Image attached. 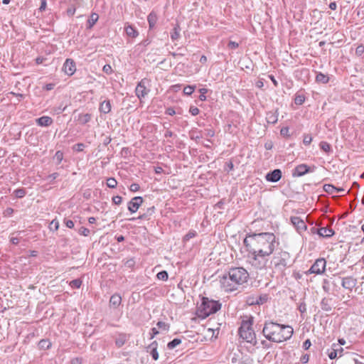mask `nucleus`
I'll return each instance as SVG.
<instances>
[{
	"label": "nucleus",
	"mask_w": 364,
	"mask_h": 364,
	"mask_svg": "<svg viewBox=\"0 0 364 364\" xmlns=\"http://www.w3.org/2000/svg\"><path fill=\"white\" fill-rule=\"evenodd\" d=\"M147 20L149 22V28H154L157 21L156 14H154V12L150 13L147 17Z\"/></svg>",
	"instance_id": "393cba45"
},
{
	"label": "nucleus",
	"mask_w": 364,
	"mask_h": 364,
	"mask_svg": "<svg viewBox=\"0 0 364 364\" xmlns=\"http://www.w3.org/2000/svg\"><path fill=\"white\" fill-rule=\"evenodd\" d=\"M23 232L20 231V232H16L17 233V236L14 237V236H12L10 239V241L12 244L14 245H17L18 242H19V240H20V237L19 235L22 233Z\"/></svg>",
	"instance_id": "a19ab883"
},
{
	"label": "nucleus",
	"mask_w": 364,
	"mask_h": 364,
	"mask_svg": "<svg viewBox=\"0 0 364 364\" xmlns=\"http://www.w3.org/2000/svg\"><path fill=\"white\" fill-rule=\"evenodd\" d=\"M293 333L291 326L273 321H266L262 329L264 336L268 341L274 343H281L290 339Z\"/></svg>",
	"instance_id": "f03ea898"
},
{
	"label": "nucleus",
	"mask_w": 364,
	"mask_h": 364,
	"mask_svg": "<svg viewBox=\"0 0 364 364\" xmlns=\"http://www.w3.org/2000/svg\"><path fill=\"white\" fill-rule=\"evenodd\" d=\"M312 141V136L310 134H306L304 136L303 143L307 146Z\"/></svg>",
	"instance_id": "a18cd8bd"
},
{
	"label": "nucleus",
	"mask_w": 364,
	"mask_h": 364,
	"mask_svg": "<svg viewBox=\"0 0 364 364\" xmlns=\"http://www.w3.org/2000/svg\"><path fill=\"white\" fill-rule=\"evenodd\" d=\"M331 347L338 355V357H341L343 355V348L339 344L333 343Z\"/></svg>",
	"instance_id": "c756f323"
},
{
	"label": "nucleus",
	"mask_w": 364,
	"mask_h": 364,
	"mask_svg": "<svg viewBox=\"0 0 364 364\" xmlns=\"http://www.w3.org/2000/svg\"><path fill=\"white\" fill-rule=\"evenodd\" d=\"M14 195L18 198H23L26 195V191L23 188L16 189L14 191Z\"/></svg>",
	"instance_id": "4c0bfd02"
},
{
	"label": "nucleus",
	"mask_w": 364,
	"mask_h": 364,
	"mask_svg": "<svg viewBox=\"0 0 364 364\" xmlns=\"http://www.w3.org/2000/svg\"><path fill=\"white\" fill-rule=\"evenodd\" d=\"M309 172V167L304 164L298 165L294 170L293 176L300 177Z\"/></svg>",
	"instance_id": "ddd939ff"
},
{
	"label": "nucleus",
	"mask_w": 364,
	"mask_h": 364,
	"mask_svg": "<svg viewBox=\"0 0 364 364\" xmlns=\"http://www.w3.org/2000/svg\"><path fill=\"white\" fill-rule=\"evenodd\" d=\"M290 254L284 250L275 252L271 259L270 264L274 272L282 274L290 261Z\"/></svg>",
	"instance_id": "39448f33"
},
{
	"label": "nucleus",
	"mask_w": 364,
	"mask_h": 364,
	"mask_svg": "<svg viewBox=\"0 0 364 364\" xmlns=\"http://www.w3.org/2000/svg\"><path fill=\"white\" fill-rule=\"evenodd\" d=\"M326 262L323 258L317 259L309 270L310 274H321L326 269Z\"/></svg>",
	"instance_id": "6e6552de"
},
{
	"label": "nucleus",
	"mask_w": 364,
	"mask_h": 364,
	"mask_svg": "<svg viewBox=\"0 0 364 364\" xmlns=\"http://www.w3.org/2000/svg\"><path fill=\"white\" fill-rule=\"evenodd\" d=\"M58 176H59V174L58 173H53L48 176V179L50 181H52L55 180V178H57L58 177Z\"/></svg>",
	"instance_id": "052dcab7"
},
{
	"label": "nucleus",
	"mask_w": 364,
	"mask_h": 364,
	"mask_svg": "<svg viewBox=\"0 0 364 364\" xmlns=\"http://www.w3.org/2000/svg\"><path fill=\"white\" fill-rule=\"evenodd\" d=\"M85 147V145L82 143H79L75 144V148L77 151H83V149Z\"/></svg>",
	"instance_id": "bf43d9fd"
},
{
	"label": "nucleus",
	"mask_w": 364,
	"mask_h": 364,
	"mask_svg": "<svg viewBox=\"0 0 364 364\" xmlns=\"http://www.w3.org/2000/svg\"><path fill=\"white\" fill-rule=\"evenodd\" d=\"M63 70L65 72V73L68 75H73L76 71V66L74 60L70 58L66 59L65 62L63 64Z\"/></svg>",
	"instance_id": "1a4fd4ad"
},
{
	"label": "nucleus",
	"mask_w": 364,
	"mask_h": 364,
	"mask_svg": "<svg viewBox=\"0 0 364 364\" xmlns=\"http://www.w3.org/2000/svg\"><path fill=\"white\" fill-rule=\"evenodd\" d=\"M102 70L104 73H105L106 74H111L112 73V68L111 67V65L107 64V65H105L103 68H102Z\"/></svg>",
	"instance_id": "8fccbe9b"
},
{
	"label": "nucleus",
	"mask_w": 364,
	"mask_h": 364,
	"mask_svg": "<svg viewBox=\"0 0 364 364\" xmlns=\"http://www.w3.org/2000/svg\"><path fill=\"white\" fill-rule=\"evenodd\" d=\"M100 111L104 114H107L111 111V104L109 100H105L100 103Z\"/></svg>",
	"instance_id": "6ab92c4d"
},
{
	"label": "nucleus",
	"mask_w": 364,
	"mask_h": 364,
	"mask_svg": "<svg viewBox=\"0 0 364 364\" xmlns=\"http://www.w3.org/2000/svg\"><path fill=\"white\" fill-rule=\"evenodd\" d=\"M288 132H289V129L287 127H283L281 129L280 133L282 135H287Z\"/></svg>",
	"instance_id": "338daca9"
},
{
	"label": "nucleus",
	"mask_w": 364,
	"mask_h": 364,
	"mask_svg": "<svg viewBox=\"0 0 364 364\" xmlns=\"http://www.w3.org/2000/svg\"><path fill=\"white\" fill-rule=\"evenodd\" d=\"M355 279L351 277H345L342 281V287L345 289H352L355 286Z\"/></svg>",
	"instance_id": "4468645a"
},
{
	"label": "nucleus",
	"mask_w": 364,
	"mask_h": 364,
	"mask_svg": "<svg viewBox=\"0 0 364 364\" xmlns=\"http://www.w3.org/2000/svg\"><path fill=\"white\" fill-rule=\"evenodd\" d=\"M196 88L195 85H187L183 88V93L186 95H191Z\"/></svg>",
	"instance_id": "c9c22d12"
},
{
	"label": "nucleus",
	"mask_w": 364,
	"mask_h": 364,
	"mask_svg": "<svg viewBox=\"0 0 364 364\" xmlns=\"http://www.w3.org/2000/svg\"><path fill=\"white\" fill-rule=\"evenodd\" d=\"M46 4L47 3L46 0H41V4L39 8L40 11H44L46 9Z\"/></svg>",
	"instance_id": "0e129e2a"
},
{
	"label": "nucleus",
	"mask_w": 364,
	"mask_h": 364,
	"mask_svg": "<svg viewBox=\"0 0 364 364\" xmlns=\"http://www.w3.org/2000/svg\"><path fill=\"white\" fill-rule=\"evenodd\" d=\"M90 119L91 115L90 114H84L79 117V121L82 124L87 123Z\"/></svg>",
	"instance_id": "cd10ccee"
},
{
	"label": "nucleus",
	"mask_w": 364,
	"mask_h": 364,
	"mask_svg": "<svg viewBox=\"0 0 364 364\" xmlns=\"http://www.w3.org/2000/svg\"><path fill=\"white\" fill-rule=\"evenodd\" d=\"M54 158L58 161V164L61 163V161L63 159V153L61 151H57L55 152Z\"/></svg>",
	"instance_id": "79ce46f5"
},
{
	"label": "nucleus",
	"mask_w": 364,
	"mask_h": 364,
	"mask_svg": "<svg viewBox=\"0 0 364 364\" xmlns=\"http://www.w3.org/2000/svg\"><path fill=\"white\" fill-rule=\"evenodd\" d=\"M76 11V5H72L67 9V14L69 16H73Z\"/></svg>",
	"instance_id": "49530a36"
},
{
	"label": "nucleus",
	"mask_w": 364,
	"mask_h": 364,
	"mask_svg": "<svg viewBox=\"0 0 364 364\" xmlns=\"http://www.w3.org/2000/svg\"><path fill=\"white\" fill-rule=\"evenodd\" d=\"M266 180L270 182H277L282 178V171L280 169H274L272 171L269 172L266 176Z\"/></svg>",
	"instance_id": "f8f14e48"
},
{
	"label": "nucleus",
	"mask_w": 364,
	"mask_h": 364,
	"mask_svg": "<svg viewBox=\"0 0 364 364\" xmlns=\"http://www.w3.org/2000/svg\"><path fill=\"white\" fill-rule=\"evenodd\" d=\"M221 309V304L218 301L210 299L208 297L201 299V304L197 308V316L205 318L210 314L216 313Z\"/></svg>",
	"instance_id": "20e7f679"
},
{
	"label": "nucleus",
	"mask_w": 364,
	"mask_h": 364,
	"mask_svg": "<svg viewBox=\"0 0 364 364\" xmlns=\"http://www.w3.org/2000/svg\"><path fill=\"white\" fill-rule=\"evenodd\" d=\"M99 16L96 13H92L87 21V28H91L98 21Z\"/></svg>",
	"instance_id": "b1692460"
},
{
	"label": "nucleus",
	"mask_w": 364,
	"mask_h": 364,
	"mask_svg": "<svg viewBox=\"0 0 364 364\" xmlns=\"http://www.w3.org/2000/svg\"><path fill=\"white\" fill-rule=\"evenodd\" d=\"M78 232L82 235H84V236H88L90 233V231L89 229L85 228V227H81L79 230H78Z\"/></svg>",
	"instance_id": "c03bdc74"
},
{
	"label": "nucleus",
	"mask_w": 364,
	"mask_h": 364,
	"mask_svg": "<svg viewBox=\"0 0 364 364\" xmlns=\"http://www.w3.org/2000/svg\"><path fill=\"white\" fill-rule=\"evenodd\" d=\"M309 360V355L308 354H305L301 356V361L303 363H306Z\"/></svg>",
	"instance_id": "e2e57ef3"
},
{
	"label": "nucleus",
	"mask_w": 364,
	"mask_h": 364,
	"mask_svg": "<svg viewBox=\"0 0 364 364\" xmlns=\"http://www.w3.org/2000/svg\"><path fill=\"white\" fill-rule=\"evenodd\" d=\"M199 92H200V95L199 97L200 100L202 101L205 100L206 97H205V94L208 92V90L205 88H201V89H200Z\"/></svg>",
	"instance_id": "de8ad7c7"
},
{
	"label": "nucleus",
	"mask_w": 364,
	"mask_h": 364,
	"mask_svg": "<svg viewBox=\"0 0 364 364\" xmlns=\"http://www.w3.org/2000/svg\"><path fill=\"white\" fill-rule=\"evenodd\" d=\"M316 81L318 83L326 84L328 82L329 77L322 73H318L316 76Z\"/></svg>",
	"instance_id": "5701e85b"
},
{
	"label": "nucleus",
	"mask_w": 364,
	"mask_h": 364,
	"mask_svg": "<svg viewBox=\"0 0 364 364\" xmlns=\"http://www.w3.org/2000/svg\"><path fill=\"white\" fill-rule=\"evenodd\" d=\"M117 185V181L114 178H109L107 180V186L110 188H114Z\"/></svg>",
	"instance_id": "f704fd0d"
},
{
	"label": "nucleus",
	"mask_w": 364,
	"mask_h": 364,
	"mask_svg": "<svg viewBox=\"0 0 364 364\" xmlns=\"http://www.w3.org/2000/svg\"><path fill=\"white\" fill-rule=\"evenodd\" d=\"M181 343V340L180 338H174L173 340H172L171 341H170L168 343L167 347L169 349H173L177 346H178Z\"/></svg>",
	"instance_id": "c85d7f7f"
},
{
	"label": "nucleus",
	"mask_w": 364,
	"mask_h": 364,
	"mask_svg": "<svg viewBox=\"0 0 364 364\" xmlns=\"http://www.w3.org/2000/svg\"><path fill=\"white\" fill-rule=\"evenodd\" d=\"M36 123L41 127H48L53 123V119L48 116H43L36 119Z\"/></svg>",
	"instance_id": "dca6fc26"
},
{
	"label": "nucleus",
	"mask_w": 364,
	"mask_h": 364,
	"mask_svg": "<svg viewBox=\"0 0 364 364\" xmlns=\"http://www.w3.org/2000/svg\"><path fill=\"white\" fill-rule=\"evenodd\" d=\"M328 356L330 359L333 360L338 357V355L336 353L335 350H333V348L331 347L330 349L327 350Z\"/></svg>",
	"instance_id": "ea45409f"
},
{
	"label": "nucleus",
	"mask_w": 364,
	"mask_h": 364,
	"mask_svg": "<svg viewBox=\"0 0 364 364\" xmlns=\"http://www.w3.org/2000/svg\"><path fill=\"white\" fill-rule=\"evenodd\" d=\"M150 80L147 78L142 79L135 89L136 95L139 100L145 97L150 91Z\"/></svg>",
	"instance_id": "0eeeda50"
},
{
	"label": "nucleus",
	"mask_w": 364,
	"mask_h": 364,
	"mask_svg": "<svg viewBox=\"0 0 364 364\" xmlns=\"http://www.w3.org/2000/svg\"><path fill=\"white\" fill-rule=\"evenodd\" d=\"M319 146L321 149L326 153H329L331 151V145L326 141H321L319 144Z\"/></svg>",
	"instance_id": "bb28decb"
},
{
	"label": "nucleus",
	"mask_w": 364,
	"mask_h": 364,
	"mask_svg": "<svg viewBox=\"0 0 364 364\" xmlns=\"http://www.w3.org/2000/svg\"><path fill=\"white\" fill-rule=\"evenodd\" d=\"M323 289L327 293L330 291L329 282L326 279L323 280Z\"/></svg>",
	"instance_id": "5fc2aeb1"
},
{
	"label": "nucleus",
	"mask_w": 364,
	"mask_h": 364,
	"mask_svg": "<svg viewBox=\"0 0 364 364\" xmlns=\"http://www.w3.org/2000/svg\"><path fill=\"white\" fill-rule=\"evenodd\" d=\"M14 213V210L11 208H8L4 211V215L6 216H11Z\"/></svg>",
	"instance_id": "680f3d73"
},
{
	"label": "nucleus",
	"mask_w": 364,
	"mask_h": 364,
	"mask_svg": "<svg viewBox=\"0 0 364 364\" xmlns=\"http://www.w3.org/2000/svg\"><path fill=\"white\" fill-rule=\"evenodd\" d=\"M267 120L268 123L275 124L278 120V117L274 113H267Z\"/></svg>",
	"instance_id": "a878e982"
},
{
	"label": "nucleus",
	"mask_w": 364,
	"mask_h": 364,
	"mask_svg": "<svg viewBox=\"0 0 364 364\" xmlns=\"http://www.w3.org/2000/svg\"><path fill=\"white\" fill-rule=\"evenodd\" d=\"M181 27L178 23L176 24L173 27V31L171 32V38L173 41H177L180 36Z\"/></svg>",
	"instance_id": "aec40b11"
},
{
	"label": "nucleus",
	"mask_w": 364,
	"mask_h": 364,
	"mask_svg": "<svg viewBox=\"0 0 364 364\" xmlns=\"http://www.w3.org/2000/svg\"><path fill=\"white\" fill-rule=\"evenodd\" d=\"M166 113L169 115H173V114H175L176 112L173 108L170 107V108L167 109Z\"/></svg>",
	"instance_id": "774afa93"
},
{
	"label": "nucleus",
	"mask_w": 364,
	"mask_h": 364,
	"mask_svg": "<svg viewBox=\"0 0 364 364\" xmlns=\"http://www.w3.org/2000/svg\"><path fill=\"white\" fill-rule=\"evenodd\" d=\"M125 32L129 37L136 38L139 33L138 31L131 25L125 26Z\"/></svg>",
	"instance_id": "4be33fe9"
},
{
	"label": "nucleus",
	"mask_w": 364,
	"mask_h": 364,
	"mask_svg": "<svg viewBox=\"0 0 364 364\" xmlns=\"http://www.w3.org/2000/svg\"><path fill=\"white\" fill-rule=\"evenodd\" d=\"M121 301H122V298H121L120 295L117 294H113L110 297V299H109L110 305H112L114 308L118 307L120 305Z\"/></svg>",
	"instance_id": "412c9836"
},
{
	"label": "nucleus",
	"mask_w": 364,
	"mask_h": 364,
	"mask_svg": "<svg viewBox=\"0 0 364 364\" xmlns=\"http://www.w3.org/2000/svg\"><path fill=\"white\" fill-rule=\"evenodd\" d=\"M82 284V281L79 279H73L70 282V286L73 288H80Z\"/></svg>",
	"instance_id": "58836bf2"
},
{
	"label": "nucleus",
	"mask_w": 364,
	"mask_h": 364,
	"mask_svg": "<svg viewBox=\"0 0 364 364\" xmlns=\"http://www.w3.org/2000/svg\"><path fill=\"white\" fill-rule=\"evenodd\" d=\"M38 345L41 348L48 349L51 343L49 341L43 339L39 342Z\"/></svg>",
	"instance_id": "72a5a7b5"
},
{
	"label": "nucleus",
	"mask_w": 364,
	"mask_h": 364,
	"mask_svg": "<svg viewBox=\"0 0 364 364\" xmlns=\"http://www.w3.org/2000/svg\"><path fill=\"white\" fill-rule=\"evenodd\" d=\"M64 223L68 228H73L74 227V223L71 220H65Z\"/></svg>",
	"instance_id": "4d7b16f0"
},
{
	"label": "nucleus",
	"mask_w": 364,
	"mask_h": 364,
	"mask_svg": "<svg viewBox=\"0 0 364 364\" xmlns=\"http://www.w3.org/2000/svg\"><path fill=\"white\" fill-rule=\"evenodd\" d=\"M318 234L321 237H330L333 235L334 231L331 228H321L318 230Z\"/></svg>",
	"instance_id": "a211bd4d"
},
{
	"label": "nucleus",
	"mask_w": 364,
	"mask_h": 364,
	"mask_svg": "<svg viewBox=\"0 0 364 364\" xmlns=\"http://www.w3.org/2000/svg\"><path fill=\"white\" fill-rule=\"evenodd\" d=\"M112 202L115 205H120L122 202V198L119 196H116L112 198Z\"/></svg>",
	"instance_id": "09e8293b"
},
{
	"label": "nucleus",
	"mask_w": 364,
	"mask_h": 364,
	"mask_svg": "<svg viewBox=\"0 0 364 364\" xmlns=\"http://www.w3.org/2000/svg\"><path fill=\"white\" fill-rule=\"evenodd\" d=\"M249 273L243 267H232L220 278V282L225 291H232L247 282Z\"/></svg>",
	"instance_id": "7ed1b4c3"
},
{
	"label": "nucleus",
	"mask_w": 364,
	"mask_h": 364,
	"mask_svg": "<svg viewBox=\"0 0 364 364\" xmlns=\"http://www.w3.org/2000/svg\"><path fill=\"white\" fill-rule=\"evenodd\" d=\"M189 112L192 115L196 116L199 114V109L196 107L192 106L190 107Z\"/></svg>",
	"instance_id": "603ef678"
},
{
	"label": "nucleus",
	"mask_w": 364,
	"mask_h": 364,
	"mask_svg": "<svg viewBox=\"0 0 364 364\" xmlns=\"http://www.w3.org/2000/svg\"><path fill=\"white\" fill-rule=\"evenodd\" d=\"M129 336L125 333H120L117 336L115 339V344L118 348L122 347L124 345L126 341L129 339Z\"/></svg>",
	"instance_id": "f3484780"
},
{
	"label": "nucleus",
	"mask_w": 364,
	"mask_h": 364,
	"mask_svg": "<svg viewBox=\"0 0 364 364\" xmlns=\"http://www.w3.org/2000/svg\"><path fill=\"white\" fill-rule=\"evenodd\" d=\"M49 228L50 230H57L59 228V223L56 220H53L50 223Z\"/></svg>",
	"instance_id": "37998d69"
},
{
	"label": "nucleus",
	"mask_w": 364,
	"mask_h": 364,
	"mask_svg": "<svg viewBox=\"0 0 364 364\" xmlns=\"http://www.w3.org/2000/svg\"><path fill=\"white\" fill-rule=\"evenodd\" d=\"M156 326L159 328L164 331H168L170 327L168 323H166L164 321H158Z\"/></svg>",
	"instance_id": "2f4dec72"
},
{
	"label": "nucleus",
	"mask_w": 364,
	"mask_h": 364,
	"mask_svg": "<svg viewBox=\"0 0 364 364\" xmlns=\"http://www.w3.org/2000/svg\"><path fill=\"white\" fill-rule=\"evenodd\" d=\"M157 346L158 343H156V341H154L147 348V351L150 353L151 357L155 360H156L159 358Z\"/></svg>",
	"instance_id": "2eb2a0df"
},
{
	"label": "nucleus",
	"mask_w": 364,
	"mask_h": 364,
	"mask_svg": "<svg viewBox=\"0 0 364 364\" xmlns=\"http://www.w3.org/2000/svg\"><path fill=\"white\" fill-rule=\"evenodd\" d=\"M205 132H206V134H205L206 136H209V137H213L215 134L214 131H213L212 129H207V130H205Z\"/></svg>",
	"instance_id": "69168bd1"
},
{
	"label": "nucleus",
	"mask_w": 364,
	"mask_h": 364,
	"mask_svg": "<svg viewBox=\"0 0 364 364\" xmlns=\"http://www.w3.org/2000/svg\"><path fill=\"white\" fill-rule=\"evenodd\" d=\"M252 319L242 321L239 328L240 336L248 343L255 342L256 336L254 330L252 328Z\"/></svg>",
	"instance_id": "423d86ee"
},
{
	"label": "nucleus",
	"mask_w": 364,
	"mask_h": 364,
	"mask_svg": "<svg viewBox=\"0 0 364 364\" xmlns=\"http://www.w3.org/2000/svg\"><path fill=\"white\" fill-rule=\"evenodd\" d=\"M364 53V46L363 45L358 46L355 49V53L358 55H361Z\"/></svg>",
	"instance_id": "864d4df0"
},
{
	"label": "nucleus",
	"mask_w": 364,
	"mask_h": 364,
	"mask_svg": "<svg viewBox=\"0 0 364 364\" xmlns=\"http://www.w3.org/2000/svg\"><path fill=\"white\" fill-rule=\"evenodd\" d=\"M336 188L331 184H325L323 186V190L328 193L332 194L336 193Z\"/></svg>",
	"instance_id": "473e14b6"
},
{
	"label": "nucleus",
	"mask_w": 364,
	"mask_h": 364,
	"mask_svg": "<svg viewBox=\"0 0 364 364\" xmlns=\"http://www.w3.org/2000/svg\"><path fill=\"white\" fill-rule=\"evenodd\" d=\"M243 243L251 255L252 264L263 268L267 263V257L273 254L279 242L274 233H250L244 239Z\"/></svg>",
	"instance_id": "f257e3e1"
},
{
	"label": "nucleus",
	"mask_w": 364,
	"mask_h": 364,
	"mask_svg": "<svg viewBox=\"0 0 364 364\" xmlns=\"http://www.w3.org/2000/svg\"><path fill=\"white\" fill-rule=\"evenodd\" d=\"M157 278L162 281H166L168 279V275L166 271H161L159 272L156 275Z\"/></svg>",
	"instance_id": "e433bc0d"
},
{
	"label": "nucleus",
	"mask_w": 364,
	"mask_h": 364,
	"mask_svg": "<svg viewBox=\"0 0 364 364\" xmlns=\"http://www.w3.org/2000/svg\"><path fill=\"white\" fill-rule=\"evenodd\" d=\"M305 101V97L303 95L296 94L294 98V102L296 105H301Z\"/></svg>",
	"instance_id": "7c9ffc66"
},
{
	"label": "nucleus",
	"mask_w": 364,
	"mask_h": 364,
	"mask_svg": "<svg viewBox=\"0 0 364 364\" xmlns=\"http://www.w3.org/2000/svg\"><path fill=\"white\" fill-rule=\"evenodd\" d=\"M143 203V198L141 196H136L133 198L128 203V210L132 213H136L141 203Z\"/></svg>",
	"instance_id": "9d476101"
},
{
	"label": "nucleus",
	"mask_w": 364,
	"mask_h": 364,
	"mask_svg": "<svg viewBox=\"0 0 364 364\" xmlns=\"http://www.w3.org/2000/svg\"><path fill=\"white\" fill-rule=\"evenodd\" d=\"M239 46V44L235 41H229L228 44V48L230 49H232V50H234V49H236L237 48H238Z\"/></svg>",
	"instance_id": "3c124183"
},
{
	"label": "nucleus",
	"mask_w": 364,
	"mask_h": 364,
	"mask_svg": "<svg viewBox=\"0 0 364 364\" xmlns=\"http://www.w3.org/2000/svg\"><path fill=\"white\" fill-rule=\"evenodd\" d=\"M291 222L292 225L296 228L297 231H299V232L306 230V225L305 224V222L299 217H291Z\"/></svg>",
	"instance_id": "9b49d317"
},
{
	"label": "nucleus",
	"mask_w": 364,
	"mask_h": 364,
	"mask_svg": "<svg viewBox=\"0 0 364 364\" xmlns=\"http://www.w3.org/2000/svg\"><path fill=\"white\" fill-rule=\"evenodd\" d=\"M139 185L138 183H132L130 187H129V190L132 191V192H136V191H138L139 190Z\"/></svg>",
	"instance_id": "6e6d98bb"
},
{
	"label": "nucleus",
	"mask_w": 364,
	"mask_h": 364,
	"mask_svg": "<svg viewBox=\"0 0 364 364\" xmlns=\"http://www.w3.org/2000/svg\"><path fill=\"white\" fill-rule=\"evenodd\" d=\"M311 345V343L310 340H309V339H307V340H306V341L304 342V343H303V348H304L305 350H308V349L310 348Z\"/></svg>",
	"instance_id": "13d9d810"
}]
</instances>
